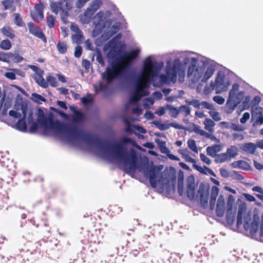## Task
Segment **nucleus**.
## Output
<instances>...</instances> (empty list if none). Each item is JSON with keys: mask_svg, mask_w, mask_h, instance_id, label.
<instances>
[{"mask_svg": "<svg viewBox=\"0 0 263 263\" xmlns=\"http://www.w3.org/2000/svg\"><path fill=\"white\" fill-rule=\"evenodd\" d=\"M213 100L218 104H223L224 102V99L220 96H217L213 98Z\"/></svg>", "mask_w": 263, "mask_h": 263, "instance_id": "obj_51", "label": "nucleus"}, {"mask_svg": "<svg viewBox=\"0 0 263 263\" xmlns=\"http://www.w3.org/2000/svg\"><path fill=\"white\" fill-rule=\"evenodd\" d=\"M101 5V0H95L91 3V5L87 8V9H89L91 12L94 13L99 8Z\"/></svg>", "mask_w": 263, "mask_h": 263, "instance_id": "obj_26", "label": "nucleus"}, {"mask_svg": "<svg viewBox=\"0 0 263 263\" xmlns=\"http://www.w3.org/2000/svg\"><path fill=\"white\" fill-rule=\"evenodd\" d=\"M121 142L122 143L125 144L127 143H131L133 146H135L137 148H138L139 150L142 151H145V149L142 148L141 146L138 145L135 141H134L133 139L128 138V137H123L122 140Z\"/></svg>", "mask_w": 263, "mask_h": 263, "instance_id": "obj_27", "label": "nucleus"}, {"mask_svg": "<svg viewBox=\"0 0 263 263\" xmlns=\"http://www.w3.org/2000/svg\"><path fill=\"white\" fill-rule=\"evenodd\" d=\"M93 14V13L87 8L84 13L80 16L81 22L83 24H88L90 22Z\"/></svg>", "mask_w": 263, "mask_h": 263, "instance_id": "obj_20", "label": "nucleus"}, {"mask_svg": "<svg viewBox=\"0 0 263 263\" xmlns=\"http://www.w3.org/2000/svg\"><path fill=\"white\" fill-rule=\"evenodd\" d=\"M210 116L216 121H218L221 120L220 115L218 112L214 109H212L209 111Z\"/></svg>", "mask_w": 263, "mask_h": 263, "instance_id": "obj_36", "label": "nucleus"}, {"mask_svg": "<svg viewBox=\"0 0 263 263\" xmlns=\"http://www.w3.org/2000/svg\"><path fill=\"white\" fill-rule=\"evenodd\" d=\"M231 85L229 80L226 78L221 72L217 73L215 82H211L210 88L205 87L204 91L206 93H209L211 90H215L217 93H220L226 91Z\"/></svg>", "mask_w": 263, "mask_h": 263, "instance_id": "obj_6", "label": "nucleus"}, {"mask_svg": "<svg viewBox=\"0 0 263 263\" xmlns=\"http://www.w3.org/2000/svg\"><path fill=\"white\" fill-rule=\"evenodd\" d=\"M211 147L216 153L220 152L223 148V146L221 144H215Z\"/></svg>", "mask_w": 263, "mask_h": 263, "instance_id": "obj_60", "label": "nucleus"}, {"mask_svg": "<svg viewBox=\"0 0 263 263\" xmlns=\"http://www.w3.org/2000/svg\"><path fill=\"white\" fill-rule=\"evenodd\" d=\"M58 50L61 53H65L67 50V46L65 43L60 42L57 46Z\"/></svg>", "mask_w": 263, "mask_h": 263, "instance_id": "obj_40", "label": "nucleus"}, {"mask_svg": "<svg viewBox=\"0 0 263 263\" xmlns=\"http://www.w3.org/2000/svg\"><path fill=\"white\" fill-rule=\"evenodd\" d=\"M117 44L116 41L113 39L110 41L104 47V50L106 51L109 50V52L107 54V57L110 60V59L117 58V54H115Z\"/></svg>", "mask_w": 263, "mask_h": 263, "instance_id": "obj_12", "label": "nucleus"}, {"mask_svg": "<svg viewBox=\"0 0 263 263\" xmlns=\"http://www.w3.org/2000/svg\"><path fill=\"white\" fill-rule=\"evenodd\" d=\"M183 62L184 65L180 63L178 59L175 60L173 63L168 61L166 64V75L162 74L158 77L160 69L154 63L151 57L145 60L141 71L136 77L134 86V90L130 97L129 102L135 104L142 97L149 93L148 88L151 82L153 85L159 87L163 84L174 83L179 76V80L183 82L185 76V65L189 64L187 69V76L192 81L196 82L201 79L205 82L214 74L215 67L213 65L203 61L199 62L198 59L191 56V54L184 53Z\"/></svg>", "mask_w": 263, "mask_h": 263, "instance_id": "obj_1", "label": "nucleus"}, {"mask_svg": "<svg viewBox=\"0 0 263 263\" xmlns=\"http://www.w3.org/2000/svg\"><path fill=\"white\" fill-rule=\"evenodd\" d=\"M226 210L224 197L221 195L219 196L216 204V212L218 217H222Z\"/></svg>", "mask_w": 263, "mask_h": 263, "instance_id": "obj_10", "label": "nucleus"}, {"mask_svg": "<svg viewBox=\"0 0 263 263\" xmlns=\"http://www.w3.org/2000/svg\"><path fill=\"white\" fill-rule=\"evenodd\" d=\"M231 165L233 168H240L246 170H248L250 168V166L248 163L243 160L234 161L232 163Z\"/></svg>", "mask_w": 263, "mask_h": 263, "instance_id": "obj_17", "label": "nucleus"}, {"mask_svg": "<svg viewBox=\"0 0 263 263\" xmlns=\"http://www.w3.org/2000/svg\"><path fill=\"white\" fill-rule=\"evenodd\" d=\"M16 74L22 77L24 76V73L21 70L17 69H11L10 71L6 72L4 75L7 78L10 80H14L16 78Z\"/></svg>", "mask_w": 263, "mask_h": 263, "instance_id": "obj_16", "label": "nucleus"}, {"mask_svg": "<svg viewBox=\"0 0 263 263\" xmlns=\"http://www.w3.org/2000/svg\"><path fill=\"white\" fill-rule=\"evenodd\" d=\"M238 84H234L229 92V98L226 104L228 113L232 112L244 98L243 92L238 91Z\"/></svg>", "mask_w": 263, "mask_h": 263, "instance_id": "obj_7", "label": "nucleus"}, {"mask_svg": "<svg viewBox=\"0 0 263 263\" xmlns=\"http://www.w3.org/2000/svg\"><path fill=\"white\" fill-rule=\"evenodd\" d=\"M206 152H207L208 155H209L212 157H214L216 154V153L213 149V148L211 146H208L206 148Z\"/></svg>", "mask_w": 263, "mask_h": 263, "instance_id": "obj_62", "label": "nucleus"}, {"mask_svg": "<svg viewBox=\"0 0 263 263\" xmlns=\"http://www.w3.org/2000/svg\"><path fill=\"white\" fill-rule=\"evenodd\" d=\"M257 148V145L253 143H248L242 145L241 149L246 153L254 154Z\"/></svg>", "mask_w": 263, "mask_h": 263, "instance_id": "obj_19", "label": "nucleus"}, {"mask_svg": "<svg viewBox=\"0 0 263 263\" xmlns=\"http://www.w3.org/2000/svg\"><path fill=\"white\" fill-rule=\"evenodd\" d=\"M94 24L95 27L92 32L94 36L98 35L103 29H108L107 32H104L102 36L96 40V44L100 46L101 45L103 41H106L116 33L119 28L120 24L119 23H115L111 27H110V23L109 22H104V13L102 11L99 12L94 17Z\"/></svg>", "mask_w": 263, "mask_h": 263, "instance_id": "obj_5", "label": "nucleus"}, {"mask_svg": "<svg viewBox=\"0 0 263 263\" xmlns=\"http://www.w3.org/2000/svg\"><path fill=\"white\" fill-rule=\"evenodd\" d=\"M187 192L188 196L190 198H193L195 195V191H194V183H191V184L188 186L187 189Z\"/></svg>", "mask_w": 263, "mask_h": 263, "instance_id": "obj_39", "label": "nucleus"}, {"mask_svg": "<svg viewBox=\"0 0 263 263\" xmlns=\"http://www.w3.org/2000/svg\"><path fill=\"white\" fill-rule=\"evenodd\" d=\"M14 17L15 24L18 26H22L23 22L20 17V15L17 13H15L14 14Z\"/></svg>", "mask_w": 263, "mask_h": 263, "instance_id": "obj_42", "label": "nucleus"}, {"mask_svg": "<svg viewBox=\"0 0 263 263\" xmlns=\"http://www.w3.org/2000/svg\"><path fill=\"white\" fill-rule=\"evenodd\" d=\"M242 222V212L239 210L237 216V223L238 226L241 224Z\"/></svg>", "mask_w": 263, "mask_h": 263, "instance_id": "obj_63", "label": "nucleus"}, {"mask_svg": "<svg viewBox=\"0 0 263 263\" xmlns=\"http://www.w3.org/2000/svg\"><path fill=\"white\" fill-rule=\"evenodd\" d=\"M84 119V115L79 111L76 110L73 112V121L76 123L81 122Z\"/></svg>", "mask_w": 263, "mask_h": 263, "instance_id": "obj_32", "label": "nucleus"}, {"mask_svg": "<svg viewBox=\"0 0 263 263\" xmlns=\"http://www.w3.org/2000/svg\"><path fill=\"white\" fill-rule=\"evenodd\" d=\"M46 81L47 82L48 84H49L52 87H55L58 85L56 78L52 76L46 77Z\"/></svg>", "mask_w": 263, "mask_h": 263, "instance_id": "obj_33", "label": "nucleus"}, {"mask_svg": "<svg viewBox=\"0 0 263 263\" xmlns=\"http://www.w3.org/2000/svg\"><path fill=\"white\" fill-rule=\"evenodd\" d=\"M200 157L201 160L206 164H207L208 165H210L211 163V160L208 157H207L204 154H200Z\"/></svg>", "mask_w": 263, "mask_h": 263, "instance_id": "obj_55", "label": "nucleus"}, {"mask_svg": "<svg viewBox=\"0 0 263 263\" xmlns=\"http://www.w3.org/2000/svg\"><path fill=\"white\" fill-rule=\"evenodd\" d=\"M230 125H231V128H230L231 129L236 130V131H242L243 130V127L240 125H237V124H234V123H232V124Z\"/></svg>", "mask_w": 263, "mask_h": 263, "instance_id": "obj_52", "label": "nucleus"}, {"mask_svg": "<svg viewBox=\"0 0 263 263\" xmlns=\"http://www.w3.org/2000/svg\"><path fill=\"white\" fill-rule=\"evenodd\" d=\"M37 121L40 126L45 130L53 133L58 136L73 138L78 135V131L76 128L69 124L53 121L51 116L45 115L41 109L37 110Z\"/></svg>", "mask_w": 263, "mask_h": 263, "instance_id": "obj_4", "label": "nucleus"}, {"mask_svg": "<svg viewBox=\"0 0 263 263\" xmlns=\"http://www.w3.org/2000/svg\"><path fill=\"white\" fill-rule=\"evenodd\" d=\"M226 153L229 158L231 160L238 155V148L236 146L232 145L227 148Z\"/></svg>", "mask_w": 263, "mask_h": 263, "instance_id": "obj_22", "label": "nucleus"}, {"mask_svg": "<svg viewBox=\"0 0 263 263\" xmlns=\"http://www.w3.org/2000/svg\"><path fill=\"white\" fill-rule=\"evenodd\" d=\"M125 131L128 133H134L135 135H137V133L142 134H144L146 133V130L142 126L136 125H132L129 123H127L125 127Z\"/></svg>", "mask_w": 263, "mask_h": 263, "instance_id": "obj_13", "label": "nucleus"}, {"mask_svg": "<svg viewBox=\"0 0 263 263\" xmlns=\"http://www.w3.org/2000/svg\"><path fill=\"white\" fill-rule=\"evenodd\" d=\"M55 17L52 15H50L47 18V25L49 28L53 27L54 25Z\"/></svg>", "mask_w": 263, "mask_h": 263, "instance_id": "obj_48", "label": "nucleus"}, {"mask_svg": "<svg viewBox=\"0 0 263 263\" xmlns=\"http://www.w3.org/2000/svg\"><path fill=\"white\" fill-rule=\"evenodd\" d=\"M90 146L95 148L94 153L98 157L110 162H117L122 164L125 171L130 175L133 176L137 171L143 172L145 176L149 178L151 185L153 187L159 186L164 190L170 187V181L163 179L160 169L149 165L146 157L141 159L139 162L134 149L127 153L123 145L118 143L101 145L90 143Z\"/></svg>", "mask_w": 263, "mask_h": 263, "instance_id": "obj_2", "label": "nucleus"}, {"mask_svg": "<svg viewBox=\"0 0 263 263\" xmlns=\"http://www.w3.org/2000/svg\"><path fill=\"white\" fill-rule=\"evenodd\" d=\"M44 71L39 73V74H35L34 78L35 82L41 87L43 88H47L48 86V84L46 80L44 79L43 76L44 74Z\"/></svg>", "mask_w": 263, "mask_h": 263, "instance_id": "obj_15", "label": "nucleus"}, {"mask_svg": "<svg viewBox=\"0 0 263 263\" xmlns=\"http://www.w3.org/2000/svg\"><path fill=\"white\" fill-rule=\"evenodd\" d=\"M139 52V48L134 49L127 54L118 60L115 63H112L111 66L107 67L105 71L101 74L102 81L94 85L96 91H105L107 85L111 83L116 78L124 74L129 63L138 55Z\"/></svg>", "mask_w": 263, "mask_h": 263, "instance_id": "obj_3", "label": "nucleus"}, {"mask_svg": "<svg viewBox=\"0 0 263 263\" xmlns=\"http://www.w3.org/2000/svg\"><path fill=\"white\" fill-rule=\"evenodd\" d=\"M243 196L246 200L250 202L255 201L256 200L254 196L248 193H243Z\"/></svg>", "mask_w": 263, "mask_h": 263, "instance_id": "obj_58", "label": "nucleus"}, {"mask_svg": "<svg viewBox=\"0 0 263 263\" xmlns=\"http://www.w3.org/2000/svg\"><path fill=\"white\" fill-rule=\"evenodd\" d=\"M31 15L32 19L36 22H39L44 18L43 12L41 11L31 12Z\"/></svg>", "mask_w": 263, "mask_h": 263, "instance_id": "obj_30", "label": "nucleus"}, {"mask_svg": "<svg viewBox=\"0 0 263 263\" xmlns=\"http://www.w3.org/2000/svg\"><path fill=\"white\" fill-rule=\"evenodd\" d=\"M32 96L33 97V100L38 103H40L41 101H45V99L40 95L34 93H32Z\"/></svg>", "mask_w": 263, "mask_h": 263, "instance_id": "obj_47", "label": "nucleus"}, {"mask_svg": "<svg viewBox=\"0 0 263 263\" xmlns=\"http://www.w3.org/2000/svg\"><path fill=\"white\" fill-rule=\"evenodd\" d=\"M16 128L21 131H26L27 127L25 121L23 119L18 120L16 124Z\"/></svg>", "mask_w": 263, "mask_h": 263, "instance_id": "obj_35", "label": "nucleus"}, {"mask_svg": "<svg viewBox=\"0 0 263 263\" xmlns=\"http://www.w3.org/2000/svg\"><path fill=\"white\" fill-rule=\"evenodd\" d=\"M204 128L210 133H213L214 131V122L210 119L206 118L204 122Z\"/></svg>", "mask_w": 263, "mask_h": 263, "instance_id": "obj_24", "label": "nucleus"}, {"mask_svg": "<svg viewBox=\"0 0 263 263\" xmlns=\"http://www.w3.org/2000/svg\"><path fill=\"white\" fill-rule=\"evenodd\" d=\"M203 169H204L203 174H210L213 176H215V174L214 172L210 168H209L206 166H203Z\"/></svg>", "mask_w": 263, "mask_h": 263, "instance_id": "obj_61", "label": "nucleus"}, {"mask_svg": "<svg viewBox=\"0 0 263 263\" xmlns=\"http://www.w3.org/2000/svg\"><path fill=\"white\" fill-rule=\"evenodd\" d=\"M220 173L221 176L224 178H228L231 175L230 173L227 170L224 168H221L220 169Z\"/></svg>", "mask_w": 263, "mask_h": 263, "instance_id": "obj_53", "label": "nucleus"}, {"mask_svg": "<svg viewBox=\"0 0 263 263\" xmlns=\"http://www.w3.org/2000/svg\"><path fill=\"white\" fill-rule=\"evenodd\" d=\"M28 67L35 72V74H39L43 71L42 69L35 65H29Z\"/></svg>", "mask_w": 263, "mask_h": 263, "instance_id": "obj_57", "label": "nucleus"}, {"mask_svg": "<svg viewBox=\"0 0 263 263\" xmlns=\"http://www.w3.org/2000/svg\"><path fill=\"white\" fill-rule=\"evenodd\" d=\"M96 60L102 66H104L105 65L103 58L100 52H97L96 54Z\"/></svg>", "mask_w": 263, "mask_h": 263, "instance_id": "obj_45", "label": "nucleus"}, {"mask_svg": "<svg viewBox=\"0 0 263 263\" xmlns=\"http://www.w3.org/2000/svg\"><path fill=\"white\" fill-rule=\"evenodd\" d=\"M43 5L42 4L36 5L34 7V10L32 12H43Z\"/></svg>", "mask_w": 263, "mask_h": 263, "instance_id": "obj_64", "label": "nucleus"}, {"mask_svg": "<svg viewBox=\"0 0 263 263\" xmlns=\"http://www.w3.org/2000/svg\"><path fill=\"white\" fill-rule=\"evenodd\" d=\"M3 4L5 9L10 10L11 11L14 10V6L12 2L9 0L5 1L3 2Z\"/></svg>", "mask_w": 263, "mask_h": 263, "instance_id": "obj_37", "label": "nucleus"}, {"mask_svg": "<svg viewBox=\"0 0 263 263\" xmlns=\"http://www.w3.org/2000/svg\"><path fill=\"white\" fill-rule=\"evenodd\" d=\"M28 27L29 32L33 35L42 40L44 42H46L45 35L41 31V29L34 24L30 22L28 24Z\"/></svg>", "mask_w": 263, "mask_h": 263, "instance_id": "obj_11", "label": "nucleus"}, {"mask_svg": "<svg viewBox=\"0 0 263 263\" xmlns=\"http://www.w3.org/2000/svg\"><path fill=\"white\" fill-rule=\"evenodd\" d=\"M219 189L216 186H214L211 189V198L210 200V208L212 210L214 209L215 203L217 197L219 194Z\"/></svg>", "mask_w": 263, "mask_h": 263, "instance_id": "obj_14", "label": "nucleus"}, {"mask_svg": "<svg viewBox=\"0 0 263 263\" xmlns=\"http://www.w3.org/2000/svg\"><path fill=\"white\" fill-rule=\"evenodd\" d=\"M178 153L182 156V158L187 162L194 163L195 160L190 156V152L187 149H181L178 151Z\"/></svg>", "mask_w": 263, "mask_h": 263, "instance_id": "obj_18", "label": "nucleus"}, {"mask_svg": "<svg viewBox=\"0 0 263 263\" xmlns=\"http://www.w3.org/2000/svg\"><path fill=\"white\" fill-rule=\"evenodd\" d=\"M143 106L145 108H148L150 107V106L152 105L154 103V101L152 98H146L143 100Z\"/></svg>", "mask_w": 263, "mask_h": 263, "instance_id": "obj_38", "label": "nucleus"}, {"mask_svg": "<svg viewBox=\"0 0 263 263\" xmlns=\"http://www.w3.org/2000/svg\"><path fill=\"white\" fill-rule=\"evenodd\" d=\"M82 35L81 32L76 33L72 36V41L77 43H80L82 41Z\"/></svg>", "mask_w": 263, "mask_h": 263, "instance_id": "obj_44", "label": "nucleus"}, {"mask_svg": "<svg viewBox=\"0 0 263 263\" xmlns=\"http://www.w3.org/2000/svg\"><path fill=\"white\" fill-rule=\"evenodd\" d=\"M26 109V105L21 99H18L15 101L14 109L9 111V114L14 118H20L22 116H25Z\"/></svg>", "mask_w": 263, "mask_h": 263, "instance_id": "obj_8", "label": "nucleus"}, {"mask_svg": "<svg viewBox=\"0 0 263 263\" xmlns=\"http://www.w3.org/2000/svg\"><path fill=\"white\" fill-rule=\"evenodd\" d=\"M12 53H4L0 51V61L6 63H9L11 59Z\"/></svg>", "mask_w": 263, "mask_h": 263, "instance_id": "obj_28", "label": "nucleus"}, {"mask_svg": "<svg viewBox=\"0 0 263 263\" xmlns=\"http://www.w3.org/2000/svg\"><path fill=\"white\" fill-rule=\"evenodd\" d=\"M188 104L197 108H199L201 106V103L197 100H193L191 101H189Z\"/></svg>", "mask_w": 263, "mask_h": 263, "instance_id": "obj_49", "label": "nucleus"}, {"mask_svg": "<svg viewBox=\"0 0 263 263\" xmlns=\"http://www.w3.org/2000/svg\"><path fill=\"white\" fill-rule=\"evenodd\" d=\"M11 42L8 40H4L0 44V48L3 50H9L11 48Z\"/></svg>", "mask_w": 263, "mask_h": 263, "instance_id": "obj_34", "label": "nucleus"}, {"mask_svg": "<svg viewBox=\"0 0 263 263\" xmlns=\"http://www.w3.org/2000/svg\"><path fill=\"white\" fill-rule=\"evenodd\" d=\"M252 119L254 121V126L263 124V108L260 107H252Z\"/></svg>", "mask_w": 263, "mask_h": 263, "instance_id": "obj_9", "label": "nucleus"}, {"mask_svg": "<svg viewBox=\"0 0 263 263\" xmlns=\"http://www.w3.org/2000/svg\"><path fill=\"white\" fill-rule=\"evenodd\" d=\"M187 146L193 152L198 153V148L197 146L196 142L193 139H189L187 141Z\"/></svg>", "mask_w": 263, "mask_h": 263, "instance_id": "obj_31", "label": "nucleus"}, {"mask_svg": "<svg viewBox=\"0 0 263 263\" xmlns=\"http://www.w3.org/2000/svg\"><path fill=\"white\" fill-rule=\"evenodd\" d=\"M50 8L51 10L55 14H57L60 10H63L64 9L61 2L55 3L51 2Z\"/></svg>", "mask_w": 263, "mask_h": 263, "instance_id": "obj_25", "label": "nucleus"}, {"mask_svg": "<svg viewBox=\"0 0 263 263\" xmlns=\"http://www.w3.org/2000/svg\"><path fill=\"white\" fill-rule=\"evenodd\" d=\"M171 127V125L168 123H163L160 124L158 126L159 129L162 130H167Z\"/></svg>", "mask_w": 263, "mask_h": 263, "instance_id": "obj_56", "label": "nucleus"}, {"mask_svg": "<svg viewBox=\"0 0 263 263\" xmlns=\"http://www.w3.org/2000/svg\"><path fill=\"white\" fill-rule=\"evenodd\" d=\"M82 54V48L80 46L76 47L74 51V56L77 58H79Z\"/></svg>", "mask_w": 263, "mask_h": 263, "instance_id": "obj_59", "label": "nucleus"}, {"mask_svg": "<svg viewBox=\"0 0 263 263\" xmlns=\"http://www.w3.org/2000/svg\"><path fill=\"white\" fill-rule=\"evenodd\" d=\"M13 62L16 63L21 62L23 60V58L17 53H12L11 59Z\"/></svg>", "mask_w": 263, "mask_h": 263, "instance_id": "obj_46", "label": "nucleus"}, {"mask_svg": "<svg viewBox=\"0 0 263 263\" xmlns=\"http://www.w3.org/2000/svg\"><path fill=\"white\" fill-rule=\"evenodd\" d=\"M250 115L249 112H245L243 115L242 117L240 119V122L241 123L244 124L247 121V120L250 118Z\"/></svg>", "mask_w": 263, "mask_h": 263, "instance_id": "obj_54", "label": "nucleus"}, {"mask_svg": "<svg viewBox=\"0 0 263 263\" xmlns=\"http://www.w3.org/2000/svg\"><path fill=\"white\" fill-rule=\"evenodd\" d=\"M169 108L170 106L168 105H167L166 107H161L157 110H156L155 113L158 116H162L165 113L166 110Z\"/></svg>", "mask_w": 263, "mask_h": 263, "instance_id": "obj_43", "label": "nucleus"}, {"mask_svg": "<svg viewBox=\"0 0 263 263\" xmlns=\"http://www.w3.org/2000/svg\"><path fill=\"white\" fill-rule=\"evenodd\" d=\"M155 142L158 144L161 152L163 154H167L170 152L169 149L166 146V142L160 139L156 138Z\"/></svg>", "mask_w": 263, "mask_h": 263, "instance_id": "obj_21", "label": "nucleus"}, {"mask_svg": "<svg viewBox=\"0 0 263 263\" xmlns=\"http://www.w3.org/2000/svg\"><path fill=\"white\" fill-rule=\"evenodd\" d=\"M230 160L226 152L220 154L216 157V161L219 163H223Z\"/></svg>", "mask_w": 263, "mask_h": 263, "instance_id": "obj_29", "label": "nucleus"}, {"mask_svg": "<svg viewBox=\"0 0 263 263\" xmlns=\"http://www.w3.org/2000/svg\"><path fill=\"white\" fill-rule=\"evenodd\" d=\"M179 111L185 116H187L191 113L190 108L186 106H181L180 107Z\"/></svg>", "mask_w": 263, "mask_h": 263, "instance_id": "obj_41", "label": "nucleus"}, {"mask_svg": "<svg viewBox=\"0 0 263 263\" xmlns=\"http://www.w3.org/2000/svg\"><path fill=\"white\" fill-rule=\"evenodd\" d=\"M1 32L4 35L10 39H13L15 36L13 30L7 26H5L1 29Z\"/></svg>", "mask_w": 263, "mask_h": 263, "instance_id": "obj_23", "label": "nucleus"}, {"mask_svg": "<svg viewBox=\"0 0 263 263\" xmlns=\"http://www.w3.org/2000/svg\"><path fill=\"white\" fill-rule=\"evenodd\" d=\"M227 213H232V212L235 213L236 210V208L235 206L234 205V203H231L229 204V203H227Z\"/></svg>", "mask_w": 263, "mask_h": 263, "instance_id": "obj_50", "label": "nucleus"}]
</instances>
